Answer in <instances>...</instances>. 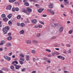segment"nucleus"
I'll return each instance as SVG.
<instances>
[{"mask_svg":"<svg viewBox=\"0 0 73 73\" xmlns=\"http://www.w3.org/2000/svg\"><path fill=\"white\" fill-rule=\"evenodd\" d=\"M33 61H35L36 60V59L34 58H33Z\"/></svg>","mask_w":73,"mask_h":73,"instance_id":"774afa93","label":"nucleus"},{"mask_svg":"<svg viewBox=\"0 0 73 73\" xmlns=\"http://www.w3.org/2000/svg\"><path fill=\"white\" fill-rule=\"evenodd\" d=\"M12 16V15L11 14H9L8 16L7 17L9 19H11Z\"/></svg>","mask_w":73,"mask_h":73,"instance_id":"f8f14e48","label":"nucleus"},{"mask_svg":"<svg viewBox=\"0 0 73 73\" xmlns=\"http://www.w3.org/2000/svg\"><path fill=\"white\" fill-rule=\"evenodd\" d=\"M22 12H24L25 13H27V10H26L25 9H22Z\"/></svg>","mask_w":73,"mask_h":73,"instance_id":"412c9836","label":"nucleus"},{"mask_svg":"<svg viewBox=\"0 0 73 73\" xmlns=\"http://www.w3.org/2000/svg\"><path fill=\"white\" fill-rule=\"evenodd\" d=\"M3 29H5V30H9L10 29L9 27L6 26L5 28H3Z\"/></svg>","mask_w":73,"mask_h":73,"instance_id":"9d476101","label":"nucleus"},{"mask_svg":"<svg viewBox=\"0 0 73 73\" xmlns=\"http://www.w3.org/2000/svg\"><path fill=\"white\" fill-rule=\"evenodd\" d=\"M4 58H5L7 61H10V60H11V58L6 55H5L4 56Z\"/></svg>","mask_w":73,"mask_h":73,"instance_id":"f03ea898","label":"nucleus"},{"mask_svg":"<svg viewBox=\"0 0 73 73\" xmlns=\"http://www.w3.org/2000/svg\"><path fill=\"white\" fill-rule=\"evenodd\" d=\"M26 43L27 44H31V40H28L26 41Z\"/></svg>","mask_w":73,"mask_h":73,"instance_id":"6e6552de","label":"nucleus"},{"mask_svg":"<svg viewBox=\"0 0 73 73\" xmlns=\"http://www.w3.org/2000/svg\"><path fill=\"white\" fill-rule=\"evenodd\" d=\"M44 60H46V61L48 59V58H47L46 57H44L43 58Z\"/></svg>","mask_w":73,"mask_h":73,"instance_id":"09e8293b","label":"nucleus"},{"mask_svg":"<svg viewBox=\"0 0 73 73\" xmlns=\"http://www.w3.org/2000/svg\"><path fill=\"white\" fill-rule=\"evenodd\" d=\"M16 1V0H9V2L10 3H13V2H15Z\"/></svg>","mask_w":73,"mask_h":73,"instance_id":"5701e85b","label":"nucleus"},{"mask_svg":"<svg viewBox=\"0 0 73 73\" xmlns=\"http://www.w3.org/2000/svg\"><path fill=\"white\" fill-rule=\"evenodd\" d=\"M24 25H25V24H24V23H22L21 24V26L22 27H23Z\"/></svg>","mask_w":73,"mask_h":73,"instance_id":"c85d7f7f","label":"nucleus"},{"mask_svg":"<svg viewBox=\"0 0 73 73\" xmlns=\"http://www.w3.org/2000/svg\"><path fill=\"white\" fill-rule=\"evenodd\" d=\"M55 54H56V55H59V52H55Z\"/></svg>","mask_w":73,"mask_h":73,"instance_id":"e433bc0d","label":"nucleus"},{"mask_svg":"<svg viewBox=\"0 0 73 73\" xmlns=\"http://www.w3.org/2000/svg\"><path fill=\"white\" fill-rule=\"evenodd\" d=\"M47 11L48 12H50V13H51L52 15H54L55 14L54 13V11H53L52 9H47Z\"/></svg>","mask_w":73,"mask_h":73,"instance_id":"f257e3e1","label":"nucleus"},{"mask_svg":"<svg viewBox=\"0 0 73 73\" xmlns=\"http://www.w3.org/2000/svg\"><path fill=\"white\" fill-rule=\"evenodd\" d=\"M11 8H12V6L10 5H8L7 7V9L8 10L11 9Z\"/></svg>","mask_w":73,"mask_h":73,"instance_id":"20e7f679","label":"nucleus"},{"mask_svg":"<svg viewBox=\"0 0 73 73\" xmlns=\"http://www.w3.org/2000/svg\"><path fill=\"white\" fill-rule=\"evenodd\" d=\"M3 30L4 32V34H6L7 33V32H8V31L5 29H3Z\"/></svg>","mask_w":73,"mask_h":73,"instance_id":"dca6fc26","label":"nucleus"},{"mask_svg":"<svg viewBox=\"0 0 73 73\" xmlns=\"http://www.w3.org/2000/svg\"><path fill=\"white\" fill-rule=\"evenodd\" d=\"M25 33V32L24 31V30H22L19 32V33L20 34H21V35H23V34H24V33Z\"/></svg>","mask_w":73,"mask_h":73,"instance_id":"9b49d317","label":"nucleus"},{"mask_svg":"<svg viewBox=\"0 0 73 73\" xmlns=\"http://www.w3.org/2000/svg\"><path fill=\"white\" fill-rule=\"evenodd\" d=\"M69 34H72V31H69Z\"/></svg>","mask_w":73,"mask_h":73,"instance_id":"13d9d810","label":"nucleus"},{"mask_svg":"<svg viewBox=\"0 0 73 73\" xmlns=\"http://www.w3.org/2000/svg\"><path fill=\"white\" fill-rule=\"evenodd\" d=\"M67 52H68V53H71V51H70V50H68Z\"/></svg>","mask_w":73,"mask_h":73,"instance_id":"bf43d9fd","label":"nucleus"},{"mask_svg":"<svg viewBox=\"0 0 73 73\" xmlns=\"http://www.w3.org/2000/svg\"><path fill=\"white\" fill-rule=\"evenodd\" d=\"M21 18V15H19L17 17V19H20Z\"/></svg>","mask_w":73,"mask_h":73,"instance_id":"2f4dec72","label":"nucleus"},{"mask_svg":"<svg viewBox=\"0 0 73 73\" xmlns=\"http://www.w3.org/2000/svg\"><path fill=\"white\" fill-rule=\"evenodd\" d=\"M14 66H15V68L16 69H19V68L21 67V66L17 65L16 64H14Z\"/></svg>","mask_w":73,"mask_h":73,"instance_id":"7ed1b4c3","label":"nucleus"},{"mask_svg":"<svg viewBox=\"0 0 73 73\" xmlns=\"http://www.w3.org/2000/svg\"><path fill=\"white\" fill-rule=\"evenodd\" d=\"M58 25V24H57V23H52L51 25V26L52 27H56V26H57Z\"/></svg>","mask_w":73,"mask_h":73,"instance_id":"423d86ee","label":"nucleus"},{"mask_svg":"<svg viewBox=\"0 0 73 73\" xmlns=\"http://www.w3.org/2000/svg\"><path fill=\"white\" fill-rule=\"evenodd\" d=\"M56 38V36H53L51 38H52L53 39H54V38Z\"/></svg>","mask_w":73,"mask_h":73,"instance_id":"0e129e2a","label":"nucleus"},{"mask_svg":"<svg viewBox=\"0 0 73 73\" xmlns=\"http://www.w3.org/2000/svg\"><path fill=\"white\" fill-rule=\"evenodd\" d=\"M54 54H55V52L52 53V55L53 56H54Z\"/></svg>","mask_w":73,"mask_h":73,"instance_id":"3c124183","label":"nucleus"},{"mask_svg":"<svg viewBox=\"0 0 73 73\" xmlns=\"http://www.w3.org/2000/svg\"><path fill=\"white\" fill-rule=\"evenodd\" d=\"M19 61L20 64H21V65L23 64V62L20 60H19Z\"/></svg>","mask_w":73,"mask_h":73,"instance_id":"58836bf2","label":"nucleus"},{"mask_svg":"<svg viewBox=\"0 0 73 73\" xmlns=\"http://www.w3.org/2000/svg\"><path fill=\"white\" fill-rule=\"evenodd\" d=\"M40 35H41V34L40 33L38 34H37V36L38 37H40Z\"/></svg>","mask_w":73,"mask_h":73,"instance_id":"49530a36","label":"nucleus"},{"mask_svg":"<svg viewBox=\"0 0 73 73\" xmlns=\"http://www.w3.org/2000/svg\"><path fill=\"white\" fill-rule=\"evenodd\" d=\"M8 36H11V33H9L8 34Z\"/></svg>","mask_w":73,"mask_h":73,"instance_id":"338daca9","label":"nucleus"},{"mask_svg":"<svg viewBox=\"0 0 73 73\" xmlns=\"http://www.w3.org/2000/svg\"><path fill=\"white\" fill-rule=\"evenodd\" d=\"M19 56L22 57H24V55H23V54H20Z\"/></svg>","mask_w":73,"mask_h":73,"instance_id":"72a5a7b5","label":"nucleus"},{"mask_svg":"<svg viewBox=\"0 0 73 73\" xmlns=\"http://www.w3.org/2000/svg\"><path fill=\"white\" fill-rule=\"evenodd\" d=\"M2 70H4V71H6V70H7L8 69L5 68H2Z\"/></svg>","mask_w":73,"mask_h":73,"instance_id":"473e14b6","label":"nucleus"},{"mask_svg":"<svg viewBox=\"0 0 73 73\" xmlns=\"http://www.w3.org/2000/svg\"><path fill=\"white\" fill-rule=\"evenodd\" d=\"M64 5H68V4H69V1H66L64 2Z\"/></svg>","mask_w":73,"mask_h":73,"instance_id":"6ab92c4d","label":"nucleus"},{"mask_svg":"<svg viewBox=\"0 0 73 73\" xmlns=\"http://www.w3.org/2000/svg\"><path fill=\"white\" fill-rule=\"evenodd\" d=\"M34 28H38V26L37 25H35L34 26Z\"/></svg>","mask_w":73,"mask_h":73,"instance_id":"6e6d98bb","label":"nucleus"},{"mask_svg":"<svg viewBox=\"0 0 73 73\" xmlns=\"http://www.w3.org/2000/svg\"><path fill=\"white\" fill-rule=\"evenodd\" d=\"M1 23H2V21H0V27H2V25H1Z\"/></svg>","mask_w":73,"mask_h":73,"instance_id":"864d4df0","label":"nucleus"},{"mask_svg":"<svg viewBox=\"0 0 73 73\" xmlns=\"http://www.w3.org/2000/svg\"><path fill=\"white\" fill-rule=\"evenodd\" d=\"M6 45L7 46H8V47H10L12 45V44L10 43H7L6 44Z\"/></svg>","mask_w":73,"mask_h":73,"instance_id":"0eeeda50","label":"nucleus"},{"mask_svg":"<svg viewBox=\"0 0 73 73\" xmlns=\"http://www.w3.org/2000/svg\"><path fill=\"white\" fill-rule=\"evenodd\" d=\"M35 52L36 51L35 50H33L32 51V53H35Z\"/></svg>","mask_w":73,"mask_h":73,"instance_id":"4c0bfd02","label":"nucleus"},{"mask_svg":"<svg viewBox=\"0 0 73 73\" xmlns=\"http://www.w3.org/2000/svg\"><path fill=\"white\" fill-rule=\"evenodd\" d=\"M63 29H64V28H63V27H61L59 29V32H62Z\"/></svg>","mask_w":73,"mask_h":73,"instance_id":"ddd939ff","label":"nucleus"},{"mask_svg":"<svg viewBox=\"0 0 73 73\" xmlns=\"http://www.w3.org/2000/svg\"><path fill=\"white\" fill-rule=\"evenodd\" d=\"M46 16H47L46 15H44V14L42 15L43 17H46Z\"/></svg>","mask_w":73,"mask_h":73,"instance_id":"680f3d73","label":"nucleus"},{"mask_svg":"<svg viewBox=\"0 0 73 73\" xmlns=\"http://www.w3.org/2000/svg\"><path fill=\"white\" fill-rule=\"evenodd\" d=\"M25 70V68H24L22 69L21 70L22 72H24Z\"/></svg>","mask_w":73,"mask_h":73,"instance_id":"37998d69","label":"nucleus"},{"mask_svg":"<svg viewBox=\"0 0 73 73\" xmlns=\"http://www.w3.org/2000/svg\"><path fill=\"white\" fill-rule=\"evenodd\" d=\"M66 46L67 47H70V44H66Z\"/></svg>","mask_w":73,"mask_h":73,"instance_id":"a18cd8bd","label":"nucleus"},{"mask_svg":"<svg viewBox=\"0 0 73 73\" xmlns=\"http://www.w3.org/2000/svg\"><path fill=\"white\" fill-rule=\"evenodd\" d=\"M64 73H69L67 71L65 70L64 71Z\"/></svg>","mask_w":73,"mask_h":73,"instance_id":"5fc2aeb1","label":"nucleus"},{"mask_svg":"<svg viewBox=\"0 0 73 73\" xmlns=\"http://www.w3.org/2000/svg\"><path fill=\"white\" fill-rule=\"evenodd\" d=\"M12 58H15V56L14 55H13Z\"/></svg>","mask_w":73,"mask_h":73,"instance_id":"69168bd1","label":"nucleus"},{"mask_svg":"<svg viewBox=\"0 0 73 73\" xmlns=\"http://www.w3.org/2000/svg\"><path fill=\"white\" fill-rule=\"evenodd\" d=\"M37 22V20H36V19H34L32 21V23H33V24L36 23Z\"/></svg>","mask_w":73,"mask_h":73,"instance_id":"4468645a","label":"nucleus"},{"mask_svg":"<svg viewBox=\"0 0 73 73\" xmlns=\"http://www.w3.org/2000/svg\"><path fill=\"white\" fill-rule=\"evenodd\" d=\"M1 16L2 18H4V17H5L6 16H5V15L4 14H2L1 15Z\"/></svg>","mask_w":73,"mask_h":73,"instance_id":"cd10ccee","label":"nucleus"},{"mask_svg":"<svg viewBox=\"0 0 73 73\" xmlns=\"http://www.w3.org/2000/svg\"><path fill=\"white\" fill-rule=\"evenodd\" d=\"M62 56H57V57L58 58H60V59H61Z\"/></svg>","mask_w":73,"mask_h":73,"instance_id":"79ce46f5","label":"nucleus"},{"mask_svg":"<svg viewBox=\"0 0 73 73\" xmlns=\"http://www.w3.org/2000/svg\"><path fill=\"white\" fill-rule=\"evenodd\" d=\"M33 42L34 44H37L38 43V42H37V41L35 40H34L33 41Z\"/></svg>","mask_w":73,"mask_h":73,"instance_id":"393cba45","label":"nucleus"},{"mask_svg":"<svg viewBox=\"0 0 73 73\" xmlns=\"http://www.w3.org/2000/svg\"><path fill=\"white\" fill-rule=\"evenodd\" d=\"M24 5H25V6H29V3L28 2H25L24 3Z\"/></svg>","mask_w":73,"mask_h":73,"instance_id":"aec40b11","label":"nucleus"},{"mask_svg":"<svg viewBox=\"0 0 73 73\" xmlns=\"http://www.w3.org/2000/svg\"><path fill=\"white\" fill-rule=\"evenodd\" d=\"M20 60H21V61H24V60H25V59L24 58H20Z\"/></svg>","mask_w":73,"mask_h":73,"instance_id":"bb28decb","label":"nucleus"},{"mask_svg":"<svg viewBox=\"0 0 73 73\" xmlns=\"http://www.w3.org/2000/svg\"><path fill=\"white\" fill-rule=\"evenodd\" d=\"M12 11H13V12H15V9L14 8H13L12 9Z\"/></svg>","mask_w":73,"mask_h":73,"instance_id":"de8ad7c7","label":"nucleus"},{"mask_svg":"<svg viewBox=\"0 0 73 73\" xmlns=\"http://www.w3.org/2000/svg\"><path fill=\"white\" fill-rule=\"evenodd\" d=\"M3 20L5 21H8V18L7 17H5V18H3Z\"/></svg>","mask_w":73,"mask_h":73,"instance_id":"2eb2a0df","label":"nucleus"},{"mask_svg":"<svg viewBox=\"0 0 73 73\" xmlns=\"http://www.w3.org/2000/svg\"><path fill=\"white\" fill-rule=\"evenodd\" d=\"M53 5L52 3H50L48 6V7L49 8H50V9H52L53 8Z\"/></svg>","mask_w":73,"mask_h":73,"instance_id":"39448f33","label":"nucleus"},{"mask_svg":"<svg viewBox=\"0 0 73 73\" xmlns=\"http://www.w3.org/2000/svg\"><path fill=\"white\" fill-rule=\"evenodd\" d=\"M15 63L16 64H18V62L17 61H14L12 63V64H13V65H14L15 64Z\"/></svg>","mask_w":73,"mask_h":73,"instance_id":"a211bd4d","label":"nucleus"},{"mask_svg":"<svg viewBox=\"0 0 73 73\" xmlns=\"http://www.w3.org/2000/svg\"><path fill=\"white\" fill-rule=\"evenodd\" d=\"M12 52H11L10 53H9V56H11V55H12Z\"/></svg>","mask_w":73,"mask_h":73,"instance_id":"052dcab7","label":"nucleus"},{"mask_svg":"<svg viewBox=\"0 0 73 73\" xmlns=\"http://www.w3.org/2000/svg\"><path fill=\"white\" fill-rule=\"evenodd\" d=\"M54 46L55 47H58V44H54Z\"/></svg>","mask_w":73,"mask_h":73,"instance_id":"7c9ffc66","label":"nucleus"},{"mask_svg":"<svg viewBox=\"0 0 73 73\" xmlns=\"http://www.w3.org/2000/svg\"><path fill=\"white\" fill-rule=\"evenodd\" d=\"M27 11H28L29 12H32V9H27Z\"/></svg>","mask_w":73,"mask_h":73,"instance_id":"a878e982","label":"nucleus"},{"mask_svg":"<svg viewBox=\"0 0 73 73\" xmlns=\"http://www.w3.org/2000/svg\"><path fill=\"white\" fill-rule=\"evenodd\" d=\"M26 61H29V55H26Z\"/></svg>","mask_w":73,"mask_h":73,"instance_id":"1a4fd4ad","label":"nucleus"},{"mask_svg":"<svg viewBox=\"0 0 73 73\" xmlns=\"http://www.w3.org/2000/svg\"><path fill=\"white\" fill-rule=\"evenodd\" d=\"M39 23H40V24H43V25H44V23H43V22H42L41 21H40L39 22Z\"/></svg>","mask_w":73,"mask_h":73,"instance_id":"ea45409f","label":"nucleus"},{"mask_svg":"<svg viewBox=\"0 0 73 73\" xmlns=\"http://www.w3.org/2000/svg\"><path fill=\"white\" fill-rule=\"evenodd\" d=\"M42 11H43V9H40L38 10V12H39V13H41Z\"/></svg>","mask_w":73,"mask_h":73,"instance_id":"4be33fe9","label":"nucleus"},{"mask_svg":"<svg viewBox=\"0 0 73 73\" xmlns=\"http://www.w3.org/2000/svg\"><path fill=\"white\" fill-rule=\"evenodd\" d=\"M10 68L11 69H14V67L13 66H10Z\"/></svg>","mask_w":73,"mask_h":73,"instance_id":"c03bdc74","label":"nucleus"},{"mask_svg":"<svg viewBox=\"0 0 73 73\" xmlns=\"http://www.w3.org/2000/svg\"><path fill=\"white\" fill-rule=\"evenodd\" d=\"M1 43H2L3 44L4 43H5V41L2 40L1 41Z\"/></svg>","mask_w":73,"mask_h":73,"instance_id":"8fccbe9b","label":"nucleus"},{"mask_svg":"<svg viewBox=\"0 0 73 73\" xmlns=\"http://www.w3.org/2000/svg\"><path fill=\"white\" fill-rule=\"evenodd\" d=\"M60 6L62 8H64V5H63L61 4L60 5Z\"/></svg>","mask_w":73,"mask_h":73,"instance_id":"4d7b16f0","label":"nucleus"},{"mask_svg":"<svg viewBox=\"0 0 73 73\" xmlns=\"http://www.w3.org/2000/svg\"><path fill=\"white\" fill-rule=\"evenodd\" d=\"M46 61L47 63H48L49 64H50V63L51 62L50 61V60H49V59L46 60Z\"/></svg>","mask_w":73,"mask_h":73,"instance_id":"c756f323","label":"nucleus"},{"mask_svg":"<svg viewBox=\"0 0 73 73\" xmlns=\"http://www.w3.org/2000/svg\"><path fill=\"white\" fill-rule=\"evenodd\" d=\"M60 59H61L62 60H65V58H64V57L62 56Z\"/></svg>","mask_w":73,"mask_h":73,"instance_id":"a19ab883","label":"nucleus"},{"mask_svg":"<svg viewBox=\"0 0 73 73\" xmlns=\"http://www.w3.org/2000/svg\"><path fill=\"white\" fill-rule=\"evenodd\" d=\"M8 24L9 25H12V21H9L8 22Z\"/></svg>","mask_w":73,"mask_h":73,"instance_id":"b1692460","label":"nucleus"},{"mask_svg":"<svg viewBox=\"0 0 73 73\" xmlns=\"http://www.w3.org/2000/svg\"><path fill=\"white\" fill-rule=\"evenodd\" d=\"M12 38V36H9L7 38V40L9 41H11Z\"/></svg>","mask_w":73,"mask_h":73,"instance_id":"f3484780","label":"nucleus"},{"mask_svg":"<svg viewBox=\"0 0 73 73\" xmlns=\"http://www.w3.org/2000/svg\"><path fill=\"white\" fill-rule=\"evenodd\" d=\"M46 52H51V50L48 49H46Z\"/></svg>","mask_w":73,"mask_h":73,"instance_id":"f704fd0d","label":"nucleus"},{"mask_svg":"<svg viewBox=\"0 0 73 73\" xmlns=\"http://www.w3.org/2000/svg\"><path fill=\"white\" fill-rule=\"evenodd\" d=\"M15 9L16 11H19V9L18 7L15 8Z\"/></svg>","mask_w":73,"mask_h":73,"instance_id":"c9c22d12","label":"nucleus"},{"mask_svg":"<svg viewBox=\"0 0 73 73\" xmlns=\"http://www.w3.org/2000/svg\"><path fill=\"white\" fill-rule=\"evenodd\" d=\"M38 27H39V28H42V25H38Z\"/></svg>","mask_w":73,"mask_h":73,"instance_id":"603ef678","label":"nucleus"},{"mask_svg":"<svg viewBox=\"0 0 73 73\" xmlns=\"http://www.w3.org/2000/svg\"><path fill=\"white\" fill-rule=\"evenodd\" d=\"M55 49L56 50H60V49L58 48H55Z\"/></svg>","mask_w":73,"mask_h":73,"instance_id":"e2e57ef3","label":"nucleus"}]
</instances>
